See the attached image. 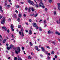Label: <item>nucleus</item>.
<instances>
[{"label":"nucleus","mask_w":60,"mask_h":60,"mask_svg":"<svg viewBox=\"0 0 60 60\" xmlns=\"http://www.w3.org/2000/svg\"><path fill=\"white\" fill-rule=\"evenodd\" d=\"M52 43L53 44H55V41H53L52 42Z\"/></svg>","instance_id":"47"},{"label":"nucleus","mask_w":60,"mask_h":60,"mask_svg":"<svg viewBox=\"0 0 60 60\" xmlns=\"http://www.w3.org/2000/svg\"><path fill=\"white\" fill-rule=\"evenodd\" d=\"M36 29H39V27H38V26H36Z\"/></svg>","instance_id":"52"},{"label":"nucleus","mask_w":60,"mask_h":60,"mask_svg":"<svg viewBox=\"0 0 60 60\" xmlns=\"http://www.w3.org/2000/svg\"><path fill=\"white\" fill-rule=\"evenodd\" d=\"M19 34H20V35H21V32H20V31L19 32Z\"/></svg>","instance_id":"57"},{"label":"nucleus","mask_w":60,"mask_h":60,"mask_svg":"<svg viewBox=\"0 0 60 60\" xmlns=\"http://www.w3.org/2000/svg\"><path fill=\"white\" fill-rule=\"evenodd\" d=\"M53 14L54 15H56V11H54V12H53Z\"/></svg>","instance_id":"18"},{"label":"nucleus","mask_w":60,"mask_h":60,"mask_svg":"<svg viewBox=\"0 0 60 60\" xmlns=\"http://www.w3.org/2000/svg\"><path fill=\"white\" fill-rule=\"evenodd\" d=\"M7 31L8 33H9L10 32V30H7Z\"/></svg>","instance_id":"50"},{"label":"nucleus","mask_w":60,"mask_h":60,"mask_svg":"<svg viewBox=\"0 0 60 60\" xmlns=\"http://www.w3.org/2000/svg\"><path fill=\"white\" fill-rule=\"evenodd\" d=\"M7 49L8 50H9V49H10V47L8 46L7 47Z\"/></svg>","instance_id":"20"},{"label":"nucleus","mask_w":60,"mask_h":60,"mask_svg":"<svg viewBox=\"0 0 60 60\" xmlns=\"http://www.w3.org/2000/svg\"><path fill=\"white\" fill-rule=\"evenodd\" d=\"M58 8L59 10H60V7H58Z\"/></svg>","instance_id":"53"},{"label":"nucleus","mask_w":60,"mask_h":60,"mask_svg":"<svg viewBox=\"0 0 60 60\" xmlns=\"http://www.w3.org/2000/svg\"><path fill=\"white\" fill-rule=\"evenodd\" d=\"M58 7H60V4L59 3H58Z\"/></svg>","instance_id":"25"},{"label":"nucleus","mask_w":60,"mask_h":60,"mask_svg":"<svg viewBox=\"0 0 60 60\" xmlns=\"http://www.w3.org/2000/svg\"><path fill=\"white\" fill-rule=\"evenodd\" d=\"M46 48H48V49H50V48L49 47V46H47Z\"/></svg>","instance_id":"35"},{"label":"nucleus","mask_w":60,"mask_h":60,"mask_svg":"<svg viewBox=\"0 0 60 60\" xmlns=\"http://www.w3.org/2000/svg\"><path fill=\"white\" fill-rule=\"evenodd\" d=\"M2 7L1 6H0V9H2Z\"/></svg>","instance_id":"48"},{"label":"nucleus","mask_w":60,"mask_h":60,"mask_svg":"<svg viewBox=\"0 0 60 60\" xmlns=\"http://www.w3.org/2000/svg\"><path fill=\"white\" fill-rule=\"evenodd\" d=\"M7 6L8 8H10V7H11V6H10V5H8Z\"/></svg>","instance_id":"37"},{"label":"nucleus","mask_w":60,"mask_h":60,"mask_svg":"<svg viewBox=\"0 0 60 60\" xmlns=\"http://www.w3.org/2000/svg\"><path fill=\"white\" fill-rule=\"evenodd\" d=\"M5 2L6 3H7V0H5Z\"/></svg>","instance_id":"55"},{"label":"nucleus","mask_w":60,"mask_h":60,"mask_svg":"<svg viewBox=\"0 0 60 60\" xmlns=\"http://www.w3.org/2000/svg\"><path fill=\"white\" fill-rule=\"evenodd\" d=\"M31 55H34V53L33 52H31Z\"/></svg>","instance_id":"43"},{"label":"nucleus","mask_w":60,"mask_h":60,"mask_svg":"<svg viewBox=\"0 0 60 60\" xmlns=\"http://www.w3.org/2000/svg\"><path fill=\"white\" fill-rule=\"evenodd\" d=\"M14 18H15V19H17V15L16 14H14Z\"/></svg>","instance_id":"4"},{"label":"nucleus","mask_w":60,"mask_h":60,"mask_svg":"<svg viewBox=\"0 0 60 60\" xmlns=\"http://www.w3.org/2000/svg\"><path fill=\"white\" fill-rule=\"evenodd\" d=\"M6 41V39H4L3 41V43H5V41Z\"/></svg>","instance_id":"15"},{"label":"nucleus","mask_w":60,"mask_h":60,"mask_svg":"<svg viewBox=\"0 0 60 60\" xmlns=\"http://www.w3.org/2000/svg\"><path fill=\"white\" fill-rule=\"evenodd\" d=\"M18 28H20L21 27V25H19L18 26Z\"/></svg>","instance_id":"33"},{"label":"nucleus","mask_w":60,"mask_h":60,"mask_svg":"<svg viewBox=\"0 0 60 60\" xmlns=\"http://www.w3.org/2000/svg\"><path fill=\"white\" fill-rule=\"evenodd\" d=\"M16 7L17 8H19V5H16Z\"/></svg>","instance_id":"24"},{"label":"nucleus","mask_w":60,"mask_h":60,"mask_svg":"<svg viewBox=\"0 0 60 60\" xmlns=\"http://www.w3.org/2000/svg\"><path fill=\"white\" fill-rule=\"evenodd\" d=\"M12 29V31H14V29H13V28H11Z\"/></svg>","instance_id":"56"},{"label":"nucleus","mask_w":60,"mask_h":60,"mask_svg":"<svg viewBox=\"0 0 60 60\" xmlns=\"http://www.w3.org/2000/svg\"><path fill=\"white\" fill-rule=\"evenodd\" d=\"M13 45H10V48L11 49L13 47Z\"/></svg>","instance_id":"11"},{"label":"nucleus","mask_w":60,"mask_h":60,"mask_svg":"<svg viewBox=\"0 0 60 60\" xmlns=\"http://www.w3.org/2000/svg\"><path fill=\"white\" fill-rule=\"evenodd\" d=\"M45 52V53L46 54H47V55H48V52L47 51H46Z\"/></svg>","instance_id":"32"},{"label":"nucleus","mask_w":60,"mask_h":60,"mask_svg":"<svg viewBox=\"0 0 60 60\" xmlns=\"http://www.w3.org/2000/svg\"><path fill=\"white\" fill-rule=\"evenodd\" d=\"M58 35H60V33H58Z\"/></svg>","instance_id":"63"},{"label":"nucleus","mask_w":60,"mask_h":60,"mask_svg":"<svg viewBox=\"0 0 60 60\" xmlns=\"http://www.w3.org/2000/svg\"><path fill=\"white\" fill-rule=\"evenodd\" d=\"M30 4V5H33V6H34V2H31V3Z\"/></svg>","instance_id":"9"},{"label":"nucleus","mask_w":60,"mask_h":60,"mask_svg":"<svg viewBox=\"0 0 60 60\" xmlns=\"http://www.w3.org/2000/svg\"><path fill=\"white\" fill-rule=\"evenodd\" d=\"M20 51V47H18L17 48V51L15 50V52L16 54H18V53H19Z\"/></svg>","instance_id":"2"},{"label":"nucleus","mask_w":60,"mask_h":60,"mask_svg":"<svg viewBox=\"0 0 60 60\" xmlns=\"http://www.w3.org/2000/svg\"><path fill=\"white\" fill-rule=\"evenodd\" d=\"M17 57H15L14 58V60H17Z\"/></svg>","instance_id":"34"},{"label":"nucleus","mask_w":60,"mask_h":60,"mask_svg":"<svg viewBox=\"0 0 60 60\" xmlns=\"http://www.w3.org/2000/svg\"><path fill=\"white\" fill-rule=\"evenodd\" d=\"M35 5L36 7H37V8H38V7H39V6H38V4H35Z\"/></svg>","instance_id":"17"},{"label":"nucleus","mask_w":60,"mask_h":60,"mask_svg":"<svg viewBox=\"0 0 60 60\" xmlns=\"http://www.w3.org/2000/svg\"><path fill=\"white\" fill-rule=\"evenodd\" d=\"M30 15L31 16H33L34 15V14H31Z\"/></svg>","instance_id":"28"},{"label":"nucleus","mask_w":60,"mask_h":60,"mask_svg":"<svg viewBox=\"0 0 60 60\" xmlns=\"http://www.w3.org/2000/svg\"><path fill=\"white\" fill-rule=\"evenodd\" d=\"M23 16L24 17V18H25V17H26V14H24L23 15Z\"/></svg>","instance_id":"51"},{"label":"nucleus","mask_w":60,"mask_h":60,"mask_svg":"<svg viewBox=\"0 0 60 60\" xmlns=\"http://www.w3.org/2000/svg\"><path fill=\"white\" fill-rule=\"evenodd\" d=\"M37 16H38V14L37 13L36 15H34V17H37Z\"/></svg>","instance_id":"26"},{"label":"nucleus","mask_w":60,"mask_h":60,"mask_svg":"<svg viewBox=\"0 0 60 60\" xmlns=\"http://www.w3.org/2000/svg\"><path fill=\"white\" fill-rule=\"evenodd\" d=\"M58 41H59V42H60V39H58Z\"/></svg>","instance_id":"64"},{"label":"nucleus","mask_w":60,"mask_h":60,"mask_svg":"<svg viewBox=\"0 0 60 60\" xmlns=\"http://www.w3.org/2000/svg\"><path fill=\"white\" fill-rule=\"evenodd\" d=\"M56 22L58 23V24H60V22H59V21H56Z\"/></svg>","instance_id":"29"},{"label":"nucleus","mask_w":60,"mask_h":60,"mask_svg":"<svg viewBox=\"0 0 60 60\" xmlns=\"http://www.w3.org/2000/svg\"><path fill=\"white\" fill-rule=\"evenodd\" d=\"M29 44L30 45V46H33V44H32V43L31 42H30Z\"/></svg>","instance_id":"16"},{"label":"nucleus","mask_w":60,"mask_h":60,"mask_svg":"<svg viewBox=\"0 0 60 60\" xmlns=\"http://www.w3.org/2000/svg\"><path fill=\"white\" fill-rule=\"evenodd\" d=\"M33 25L34 27H36V24L35 23H33Z\"/></svg>","instance_id":"7"},{"label":"nucleus","mask_w":60,"mask_h":60,"mask_svg":"<svg viewBox=\"0 0 60 60\" xmlns=\"http://www.w3.org/2000/svg\"><path fill=\"white\" fill-rule=\"evenodd\" d=\"M59 33V32H56V34H58Z\"/></svg>","instance_id":"46"},{"label":"nucleus","mask_w":60,"mask_h":60,"mask_svg":"<svg viewBox=\"0 0 60 60\" xmlns=\"http://www.w3.org/2000/svg\"><path fill=\"white\" fill-rule=\"evenodd\" d=\"M41 49H42V51L43 52H44L45 51V49H44V48L43 47H42L41 48Z\"/></svg>","instance_id":"5"},{"label":"nucleus","mask_w":60,"mask_h":60,"mask_svg":"<svg viewBox=\"0 0 60 60\" xmlns=\"http://www.w3.org/2000/svg\"><path fill=\"white\" fill-rule=\"evenodd\" d=\"M29 34H32V30H29Z\"/></svg>","instance_id":"6"},{"label":"nucleus","mask_w":60,"mask_h":60,"mask_svg":"<svg viewBox=\"0 0 60 60\" xmlns=\"http://www.w3.org/2000/svg\"><path fill=\"white\" fill-rule=\"evenodd\" d=\"M21 33V35L22 36V37L24 36H25V35L24 34V33L23 32H22Z\"/></svg>","instance_id":"8"},{"label":"nucleus","mask_w":60,"mask_h":60,"mask_svg":"<svg viewBox=\"0 0 60 60\" xmlns=\"http://www.w3.org/2000/svg\"><path fill=\"white\" fill-rule=\"evenodd\" d=\"M4 5L6 7V6H7V3H5V4Z\"/></svg>","instance_id":"38"},{"label":"nucleus","mask_w":60,"mask_h":60,"mask_svg":"<svg viewBox=\"0 0 60 60\" xmlns=\"http://www.w3.org/2000/svg\"><path fill=\"white\" fill-rule=\"evenodd\" d=\"M22 49L23 51L24 50V48L23 47H22Z\"/></svg>","instance_id":"41"},{"label":"nucleus","mask_w":60,"mask_h":60,"mask_svg":"<svg viewBox=\"0 0 60 60\" xmlns=\"http://www.w3.org/2000/svg\"><path fill=\"white\" fill-rule=\"evenodd\" d=\"M17 57H18V59L19 60H22V59L20 58H19V56H18Z\"/></svg>","instance_id":"13"},{"label":"nucleus","mask_w":60,"mask_h":60,"mask_svg":"<svg viewBox=\"0 0 60 60\" xmlns=\"http://www.w3.org/2000/svg\"><path fill=\"white\" fill-rule=\"evenodd\" d=\"M49 3H51L52 2V0H49Z\"/></svg>","instance_id":"30"},{"label":"nucleus","mask_w":60,"mask_h":60,"mask_svg":"<svg viewBox=\"0 0 60 60\" xmlns=\"http://www.w3.org/2000/svg\"><path fill=\"white\" fill-rule=\"evenodd\" d=\"M46 20H44V24H46Z\"/></svg>","instance_id":"42"},{"label":"nucleus","mask_w":60,"mask_h":60,"mask_svg":"<svg viewBox=\"0 0 60 60\" xmlns=\"http://www.w3.org/2000/svg\"><path fill=\"white\" fill-rule=\"evenodd\" d=\"M54 52L53 51L52 52V53L51 54H54Z\"/></svg>","instance_id":"39"},{"label":"nucleus","mask_w":60,"mask_h":60,"mask_svg":"<svg viewBox=\"0 0 60 60\" xmlns=\"http://www.w3.org/2000/svg\"><path fill=\"white\" fill-rule=\"evenodd\" d=\"M15 12H16V13H18V11L17 10H16L15 11Z\"/></svg>","instance_id":"54"},{"label":"nucleus","mask_w":60,"mask_h":60,"mask_svg":"<svg viewBox=\"0 0 60 60\" xmlns=\"http://www.w3.org/2000/svg\"><path fill=\"white\" fill-rule=\"evenodd\" d=\"M3 18L4 19L1 22V23L2 24H4V22H5V19L4 18Z\"/></svg>","instance_id":"3"},{"label":"nucleus","mask_w":60,"mask_h":60,"mask_svg":"<svg viewBox=\"0 0 60 60\" xmlns=\"http://www.w3.org/2000/svg\"><path fill=\"white\" fill-rule=\"evenodd\" d=\"M28 59H31L32 58V56H28Z\"/></svg>","instance_id":"10"},{"label":"nucleus","mask_w":60,"mask_h":60,"mask_svg":"<svg viewBox=\"0 0 60 60\" xmlns=\"http://www.w3.org/2000/svg\"><path fill=\"white\" fill-rule=\"evenodd\" d=\"M25 9L27 11V9H28V8L27 7H26L25 8Z\"/></svg>","instance_id":"49"},{"label":"nucleus","mask_w":60,"mask_h":60,"mask_svg":"<svg viewBox=\"0 0 60 60\" xmlns=\"http://www.w3.org/2000/svg\"><path fill=\"white\" fill-rule=\"evenodd\" d=\"M5 28H6L5 27H4V26L3 27H2V28L3 29H5Z\"/></svg>","instance_id":"45"},{"label":"nucleus","mask_w":60,"mask_h":60,"mask_svg":"<svg viewBox=\"0 0 60 60\" xmlns=\"http://www.w3.org/2000/svg\"><path fill=\"white\" fill-rule=\"evenodd\" d=\"M35 48L37 50L38 49V47L37 46H36L35 47Z\"/></svg>","instance_id":"22"},{"label":"nucleus","mask_w":60,"mask_h":60,"mask_svg":"<svg viewBox=\"0 0 60 60\" xmlns=\"http://www.w3.org/2000/svg\"><path fill=\"white\" fill-rule=\"evenodd\" d=\"M17 21H18V22H19L20 21V19L19 18H18L17 19Z\"/></svg>","instance_id":"31"},{"label":"nucleus","mask_w":60,"mask_h":60,"mask_svg":"<svg viewBox=\"0 0 60 60\" xmlns=\"http://www.w3.org/2000/svg\"><path fill=\"white\" fill-rule=\"evenodd\" d=\"M0 11L1 12H4L3 10H2V9H0Z\"/></svg>","instance_id":"27"},{"label":"nucleus","mask_w":60,"mask_h":60,"mask_svg":"<svg viewBox=\"0 0 60 60\" xmlns=\"http://www.w3.org/2000/svg\"><path fill=\"white\" fill-rule=\"evenodd\" d=\"M26 24L27 25H28V23H27V22H26Z\"/></svg>","instance_id":"62"},{"label":"nucleus","mask_w":60,"mask_h":60,"mask_svg":"<svg viewBox=\"0 0 60 60\" xmlns=\"http://www.w3.org/2000/svg\"><path fill=\"white\" fill-rule=\"evenodd\" d=\"M40 1L41 2L39 4L40 7H42L43 8H45V6H44L43 3L42 2V0H40Z\"/></svg>","instance_id":"1"},{"label":"nucleus","mask_w":60,"mask_h":60,"mask_svg":"<svg viewBox=\"0 0 60 60\" xmlns=\"http://www.w3.org/2000/svg\"><path fill=\"white\" fill-rule=\"evenodd\" d=\"M30 9H31V7H29V8L28 10H30Z\"/></svg>","instance_id":"58"},{"label":"nucleus","mask_w":60,"mask_h":60,"mask_svg":"<svg viewBox=\"0 0 60 60\" xmlns=\"http://www.w3.org/2000/svg\"><path fill=\"white\" fill-rule=\"evenodd\" d=\"M37 50H38V51H40V49H38Z\"/></svg>","instance_id":"60"},{"label":"nucleus","mask_w":60,"mask_h":60,"mask_svg":"<svg viewBox=\"0 0 60 60\" xmlns=\"http://www.w3.org/2000/svg\"><path fill=\"white\" fill-rule=\"evenodd\" d=\"M48 34H51V32L50 30H49L48 31Z\"/></svg>","instance_id":"23"},{"label":"nucleus","mask_w":60,"mask_h":60,"mask_svg":"<svg viewBox=\"0 0 60 60\" xmlns=\"http://www.w3.org/2000/svg\"><path fill=\"white\" fill-rule=\"evenodd\" d=\"M39 28L40 31H42V29L40 27H39Z\"/></svg>","instance_id":"21"},{"label":"nucleus","mask_w":60,"mask_h":60,"mask_svg":"<svg viewBox=\"0 0 60 60\" xmlns=\"http://www.w3.org/2000/svg\"><path fill=\"white\" fill-rule=\"evenodd\" d=\"M27 2H28V3H29L30 4L31 3H32V1L30 0H29L27 1Z\"/></svg>","instance_id":"14"},{"label":"nucleus","mask_w":60,"mask_h":60,"mask_svg":"<svg viewBox=\"0 0 60 60\" xmlns=\"http://www.w3.org/2000/svg\"><path fill=\"white\" fill-rule=\"evenodd\" d=\"M19 17H21V15L20 14H19Z\"/></svg>","instance_id":"40"},{"label":"nucleus","mask_w":60,"mask_h":60,"mask_svg":"<svg viewBox=\"0 0 60 60\" xmlns=\"http://www.w3.org/2000/svg\"><path fill=\"white\" fill-rule=\"evenodd\" d=\"M13 25L11 24V28H13Z\"/></svg>","instance_id":"19"},{"label":"nucleus","mask_w":60,"mask_h":60,"mask_svg":"<svg viewBox=\"0 0 60 60\" xmlns=\"http://www.w3.org/2000/svg\"><path fill=\"white\" fill-rule=\"evenodd\" d=\"M45 11H47V10H48V9L45 8Z\"/></svg>","instance_id":"44"},{"label":"nucleus","mask_w":60,"mask_h":60,"mask_svg":"<svg viewBox=\"0 0 60 60\" xmlns=\"http://www.w3.org/2000/svg\"><path fill=\"white\" fill-rule=\"evenodd\" d=\"M26 33H28V30H26Z\"/></svg>","instance_id":"61"},{"label":"nucleus","mask_w":60,"mask_h":60,"mask_svg":"<svg viewBox=\"0 0 60 60\" xmlns=\"http://www.w3.org/2000/svg\"><path fill=\"white\" fill-rule=\"evenodd\" d=\"M21 30L22 31H24V29H23V28H22L21 29Z\"/></svg>","instance_id":"36"},{"label":"nucleus","mask_w":60,"mask_h":60,"mask_svg":"<svg viewBox=\"0 0 60 60\" xmlns=\"http://www.w3.org/2000/svg\"><path fill=\"white\" fill-rule=\"evenodd\" d=\"M2 16H0V19H2Z\"/></svg>","instance_id":"59"},{"label":"nucleus","mask_w":60,"mask_h":60,"mask_svg":"<svg viewBox=\"0 0 60 60\" xmlns=\"http://www.w3.org/2000/svg\"><path fill=\"white\" fill-rule=\"evenodd\" d=\"M31 9L32 11H34V9L33 7H32Z\"/></svg>","instance_id":"12"}]
</instances>
